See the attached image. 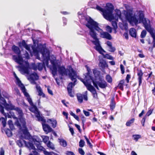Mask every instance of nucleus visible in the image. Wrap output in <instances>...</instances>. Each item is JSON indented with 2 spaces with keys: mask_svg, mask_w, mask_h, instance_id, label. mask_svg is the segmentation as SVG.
Wrapping results in <instances>:
<instances>
[{
  "mask_svg": "<svg viewBox=\"0 0 155 155\" xmlns=\"http://www.w3.org/2000/svg\"><path fill=\"white\" fill-rule=\"evenodd\" d=\"M124 14L127 20L129 21L130 24L134 23L136 25H137L139 23V19L137 18V16L135 14L133 15L132 11H124Z\"/></svg>",
  "mask_w": 155,
  "mask_h": 155,
  "instance_id": "obj_7",
  "label": "nucleus"
},
{
  "mask_svg": "<svg viewBox=\"0 0 155 155\" xmlns=\"http://www.w3.org/2000/svg\"><path fill=\"white\" fill-rule=\"evenodd\" d=\"M58 140L61 146L63 147H66L67 146V142L65 140L62 139H58Z\"/></svg>",
  "mask_w": 155,
  "mask_h": 155,
  "instance_id": "obj_32",
  "label": "nucleus"
},
{
  "mask_svg": "<svg viewBox=\"0 0 155 155\" xmlns=\"http://www.w3.org/2000/svg\"><path fill=\"white\" fill-rule=\"evenodd\" d=\"M47 146L51 149L52 150H54V145L53 144L49 141L47 144Z\"/></svg>",
  "mask_w": 155,
  "mask_h": 155,
  "instance_id": "obj_40",
  "label": "nucleus"
},
{
  "mask_svg": "<svg viewBox=\"0 0 155 155\" xmlns=\"http://www.w3.org/2000/svg\"><path fill=\"white\" fill-rule=\"evenodd\" d=\"M153 34L150 35L153 39V48L155 47V31L153 29Z\"/></svg>",
  "mask_w": 155,
  "mask_h": 155,
  "instance_id": "obj_43",
  "label": "nucleus"
},
{
  "mask_svg": "<svg viewBox=\"0 0 155 155\" xmlns=\"http://www.w3.org/2000/svg\"><path fill=\"white\" fill-rule=\"evenodd\" d=\"M83 112L86 116L88 117L89 116L90 113L88 111H86L84 110H83Z\"/></svg>",
  "mask_w": 155,
  "mask_h": 155,
  "instance_id": "obj_58",
  "label": "nucleus"
},
{
  "mask_svg": "<svg viewBox=\"0 0 155 155\" xmlns=\"http://www.w3.org/2000/svg\"><path fill=\"white\" fill-rule=\"evenodd\" d=\"M93 84L94 87L98 90H99L98 86L101 89H105L107 86V82L104 80L98 81L96 80L95 81H93Z\"/></svg>",
  "mask_w": 155,
  "mask_h": 155,
  "instance_id": "obj_12",
  "label": "nucleus"
},
{
  "mask_svg": "<svg viewBox=\"0 0 155 155\" xmlns=\"http://www.w3.org/2000/svg\"><path fill=\"white\" fill-rule=\"evenodd\" d=\"M147 32L146 31L144 30L142 31L140 35V37L142 38H144L146 36Z\"/></svg>",
  "mask_w": 155,
  "mask_h": 155,
  "instance_id": "obj_44",
  "label": "nucleus"
},
{
  "mask_svg": "<svg viewBox=\"0 0 155 155\" xmlns=\"http://www.w3.org/2000/svg\"><path fill=\"white\" fill-rule=\"evenodd\" d=\"M38 79L39 76L37 73L35 72L31 74L28 78V80L31 84H36L37 83L35 81L38 80Z\"/></svg>",
  "mask_w": 155,
  "mask_h": 155,
  "instance_id": "obj_13",
  "label": "nucleus"
},
{
  "mask_svg": "<svg viewBox=\"0 0 155 155\" xmlns=\"http://www.w3.org/2000/svg\"><path fill=\"white\" fill-rule=\"evenodd\" d=\"M33 41V45L31 46V48L33 53L38 54L40 52L42 54L43 58V64L44 66L46 65L47 66L49 64V61L50 60V52L48 50L45 48L41 45H39L36 47L35 42Z\"/></svg>",
  "mask_w": 155,
  "mask_h": 155,
  "instance_id": "obj_1",
  "label": "nucleus"
},
{
  "mask_svg": "<svg viewBox=\"0 0 155 155\" xmlns=\"http://www.w3.org/2000/svg\"><path fill=\"white\" fill-rule=\"evenodd\" d=\"M116 13L115 14L114 16V19L118 21V18L122 20L121 18V11L119 10H117L116 11Z\"/></svg>",
  "mask_w": 155,
  "mask_h": 155,
  "instance_id": "obj_25",
  "label": "nucleus"
},
{
  "mask_svg": "<svg viewBox=\"0 0 155 155\" xmlns=\"http://www.w3.org/2000/svg\"><path fill=\"white\" fill-rule=\"evenodd\" d=\"M114 9V7L112 4H107L106 9L104 10L102 14L104 18L107 20L114 19V16L113 14Z\"/></svg>",
  "mask_w": 155,
  "mask_h": 155,
  "instance_id": "obj_6",
  "label": "nucleus"
},
{
  "mask_svg": "<svg viewBox=\"0 0 155 155\" xmlns=\"http://www.w3.org/2000/svg\"><path fill=\"white\" fill-rule=\"evenodd\" d=\"M27 45L25 40H23L21 42H19L18 43V46L20 48L22 47H24Z\"/></svg>",
  "mask_w": 155,
  "mask_h": 155,
  "instance_id": "obj_36",
  "label": "nucleus"
},
{
  "mask_svg": "<svg viewBox=\"0 0 155 155\" xmlns=\"http://www.w3.org/2000/svg\"><path fill=\"white\" fill-rule=\"evenodd\" d=\"M17 143L19 147H21L23 146V144L21 140H17Z\"/></svg>",
  "mask_w": 155,
  "mask_h": 155,
  "instance_id": "obj_54",
  "label": "nucleus"
},
{
  "mask_svg": "<svg viewBox=\"0 0 155 155\" xmlns=\"http://www.w3.org/2000/svg\"><path fill=\"white\" fill-rule=\"evenodd\" d=\"M129 34L133 37L136 38L137 36L136 30L134 28H131L129 30Z\"/></svg>",
  "mask_w": 155,
  "mask_h": 155,
  "instance_id": "obj_27",
  "label": "nucleus"
},
{
  "mask_svg": "<svg viewBox=\"0 0 155 155\" xmlns=\"http://www.w3.org/2000/svg\"><path fill=\"white\" fill-rule=\"evenodd\" d=\"M14 76L17 81V84L20 87L21 89L23 87H25L23 84L21 83V81L18 78L16 74L14 73Z\"/></svg>",
  "mask_w": 155,
  "mask_h": 155,
  "instance_id": "obj_28",
  "label": "nucleus"
},
{
  "mask_svg": "<svg viewBox=\"0 0 155 155\" xmlns=\"http://www.w3.org/2000/svg\"><path fill=\"white\" fill-rule=\"evenodd\" d=\"M106 80L108 83H110L112 82V78L109 75H106Z\"/></svg>",
  "mask_w": 155,
  "mask_h": 155,
  "instance_id": "obj_42",
  "label": "nucleus"
},
{
  "mask_svg": "<svg viewBox=\"0 0 155 155\" xmlns=\"http://www.w3.org/2000/svg\"><path fill=\"white\" fill-rule=\"evenodd\" d=\"M137 15H138L139 19V23H142L143 26L146 30L150 35H153V29L151 28L149 25L150 21L144 18V14L143 11H139L137 12Z\"/></svg>",
  "mask_w": 155,
  "mask_h": 155,
  "instance_id": "obj_4",
  "label": "nucleus"
},
{
  "mask_svg": "<svg viewBox=\"0 0 155 155\" xmlns=\"http://www.w3.org/2000/svg\"><path fill=\"white\" fill-rule=\"evenodd\" d=\"M103 55L104 57V58H106L107 59L111 60H113V58L111 55H110L108 54H106L104 55L103 54V55Z\"/></svg>",
  "mask_w": 155,
  "mask_h": 155,
  "instance_id": "obj_41",
  "label": "nucleus"
},
{
  "mask_svg": "<svg viewBox=\"0 0 155 155\" xmlns=\"http://www.w3.org/2000/svg\"><path fill=\"white\" fill-rule=\"evenodd\" d=\"M77 97L78 101L79 103H81L83 101V95L81 94H78L77 95Z\"/></svg>",
  "mask_w": 155,
  "mask_h": 155,
  "instance_id": "obj_33",
  "label": "nucleus"
},
{
  "mask_svg": "<svg viewBox=\"0 0 155 155\" xmlns=\"http://www.w3.org/2000/svg\"><path fill=\"white\" fill-rule=\"evenodd\" d=\"M1 121L3 125V127H5L6 126V124L5 119L4 117H2L1 119Z\"/></svg>",
  "mask_w": 155,
  "mask_h": 155,
  "instance_id": "obj_49",
  "label": "nucleus"
},
{
  "mask_svg": "<svg viewBox=\"0 0 155 155\" xmlns=\"http://www.w3.org/2000/svg\"><path fill=\"white\" fill-rule=\"evenodd\" d=\"M88 20L96 31L100 33L101 37L109 40L111 39L112 37L111 35L107 32L103 31V30L99 27V23L94 20L91 17L89 18Z\"/></svg>",
  "mask_w": 155,
  "mask_h": 155,
  "instance_id": "obj_3",
  "label": "nucleus"
},
{
  "mask_svg": "<svg viewBox=\"0 0 155 155\" xmlns=\"http://www.w3.org/2000/svg\"><path fill=\"white\" fill-rule=\"evenodd\" d=\"M72 79L71 78H69L71 80L74 81L73 83L72 82H70L69 83L67 87V90H68V94L69 95L72 97H74V96L72 94V88L76 84V82L77 81V75L72 76Z\"/></svg>",
  "mask_w": 155,
  "mask_h": 155,
  "instance_id": "obj_9",
  "label": "nucleus"
},
{
  "mask_svg": "<svg viewBox=\"0 0 155 155\" xmlns=\"http://www.w3.org/2000/svg\"><path fill=\"white\" fill-rule=\"evenodd\" d=\"M36 88L38 93V95L40 96H42L43 97H45V94L43 93L42 90L40 86H38L37 85Z\"/></svg>",
  "mask_w": 155,
  "mask_h": 155,
  "instance_id": "obj_29",
  "label": "nucleus"
},
{
  "mask_svg": "<svg viewBox=\"0 0 155 155\" xmlns=\"http://www.w3.org/2000/svg\"><path fill=\"white\" fill-rule=\"evenodd\" d=\"M38 69L39 71H41L42 70L43 67H44L43 63H37Z\"/></svg>",
  "mask_w": 155,
  "mask_h": 155,
  "instance_id": "obj_37",
  "label": "nucleus"
},
{
  "mask_svg": "<svg viewBox=\"0 0 155 155\" xmlns=\"http://www.w3.org/2000/svg\"><path fill=\"white\" fill-rule=\"evenodd\" d=\"M12 51L17 55L21 54V51L19 47L14 45L12 47Z\"/></svg>",
  "mask_w": 155,
  "mask_h": 155,
  "instance_id": "obj_26",
  "label": "nucleus"
},
{
  "mask_svg": "<svg viewBox=\"0 0 155 155\" xmlns=\"http://www.w3.org/2000/svg\"><path fill=\"white\" fill-rule=\"evenodd\" d=\"M81 81L83 82L85 86L86 87L87 89L91 93L93 92L96 91L94 87L88 82H85L83 79H81Z\"/></svg>",
  "mask_w": 155,
  "mask_h": 155,
  "instance_id": "obj_17",
  "label": "nucleus"
},
{
  "mask_svg": "<svg viewBox=\"0 0 155 155\" xmlns=\"http://www.w3.org/2000/svg\"><path fill=\"white\" fill-rule=\"evenodd\" d=\"M99 64L102 68H104L107 66V65L106 62L104 61H100Z\"/></svg>",
  "mask_w": 155,
  "mask_h": 155,
  "instance_id": "obj_35",
  "label": "nucleus"
},
{
  "mask_svg": "<svg viewBox=\"0 0 155 155\" xmlns=\"http://www.w3.org/2000/svg\"><path fill=\"white\" fill-rule=\"evenodd\" d=\"M42 122V125L44 130L47 133L50 132L52 131V129L49 125Z\"/></svg>",
  "mask_w": 155,
  "mask_h": 155,
  "instance_id": "obj_19",
  "label": "nucleus"
},
{
  "mask_svg": "<svg viewBox=\"0 0 155 155\" xmlns=\"http://www.w3.org/2000/svg\"><path fill=\"white\" fill-rule=\"evenodd\" d=\"M12 59L19 65H21L24 62L23 59L21 54L17 55H13L12 56Z\"/></svg>",
  "mask_w": 155,
  "mask_h": 155,
  "instance_id": "obj_16",
  "label": "nucleus"
},
{
  "mask_svg": "<svg viewBox=\"0 0 155 155\" xmlns=\"http://www.w3.org/2000/svg\"><path fill=\"white\" fill-rule=\"evenodd\" d=\"M23 141L26 147L29 148L30 150H36V148L32 143L30 142H27L25 140H23Z\"/></svg>",
  "mask_w": 155,
  "mask_h": 155,
  "instance_id": "obj_23",
  "label": "nucleus"
},
{
  "mask_svg": "<svg viewBox=\"0 0 155 155\" xmlns=\"http://www.w3.org/2000/svg\"><path fill=\"white\" fill-rule=\"evenodd\" d=\"M86 26L89 30V35L94 40L91 41L95 45L94 48L100 54L103 55V53L102 52H106V51L102 48L101 45L99 40L97 38V32L94 29L91 24L88 20L87 23L86 24Z\"/></svg>",
  "mask_w": 155,
  "mask_h": 155,
  "instance_id": "obj_2",
  "label": "nucleus"
},
{
  "mask_svg": "<svg viewBox=\"0 0 155 155\" xmlns=\"http://www.w3.org/2000/svg\"><path fill=\"white\" fill-rule=\"evenodd\" d=\"M31 68L34 70H36L38 69L37 64L32 63L31 64Z\"/></svg>",
  "mask_w": 155,
  "mask_h": 155,
  "instance_id": "obj_45",
  "label": "nucleus"
},
{
  "mask_svg": "<svg viewBox=\"0 0 155 155\" xmlns=\"http://www.w3.org/2000/svg\"><path fill=\"white\" fill-rule=\"evenodd\" d=\"M153 110V109L151 108L149 109L145 116L147 117L149 116L152 113Z\"/></svg>",
  "mask_w": 155,
  "mask_h": 155,
  "instance_id": "obj_46",
  "label": "nucleus"
},
{
  "mask_svg": "<svg viewBox=\"0 0 155 155\" xmlns=\"http://www.w3.org/2000/svg\"><path fill=\"white\" fill-rule=\"evenodd\" d=\"M120 68L122 73V74H124V66L122 64H121L120 65Z\"/></svg>",
  "mask_w": 155,
  "mask_h": 155,
  "instance_id": "obj_57",
  "label": "nucleus"
},
{
  "mask_svg": "<svg viewBox=\"0 0 155 155\" xmlns=\"http://www.w3.org/2000/svg\"><path fill=\"white\" fill-rule=\"evenodd\" d=\"M31 106V107L30 108V110L35 114V116L38 119V120L41 121L44 123L46 122V120L44 119V117L40 116V112L36 106L34 104Z\"/></svg>",
  "mask_w": 155,
  "mask_h": 155,
  "instance_id": "obj_8",
  "label": "nucleus"
},
{
  "mask_svg": "<svg viewBox=\"0 0 155 155\" xmlns=\"http://www.w3.org/2000/svg\"><path fill=\"white\" fill-rule=\"evenodd\" d=\"M109 51L112 52H114L116 50V49L115 47H113L112 46L110 47H109Z\"/></svg>",
  "mask_w": 155,
  "mask_h": 155,
  "instance_id": "obj_53",
  "label": "nucleus"
},
{
  "mask_svg": "<svg viewBox=\"0 0 155 155\" xmlns=\"http://www.w3.org/2000/svg\"><path fill=\"white\" fill-rule=\"evenodd\" d=\"M24 48L28 51H30V45L27 44Z\"/></svg>",
  "mask_w": 155,
  "mask_h": 155,
  "instance_id": "obj_59",
  "label": "nucleus"
},
{
  "mask_svg": "<svg viewBox=\"0 0 155 155\" xmlns=\"http://www.w3.org/2000/svg\"><path fill=\"white\" fill-rule=\"evenodd\" d=\"M21 90L25 96L26 97V99L29 102L30 104L32 105L33 104L32 100L30 97V96L28 93L26 92V90L25 87H23L22 88H21Z\"/></svg>",
  "mask_w": 155,
  "mask_h": 155,
  "instance_id": "obj_15",
  "label": "nucleus"
},
{
  "mask_svg": "<svg viewBox=\"0 0 155 155\" xmlns=\"http://www.w3.org/2000/svg\"><path fill=\"white\" fill-rule=\"evenodd\" d=\"M33 140L34 142L35 145L38 150H43L45 149V148L41 145L40 142H41V140H38L36 139H34Z\"/></svg>",
  "mask_w": 155,
  "mask_h": 155,
  "instance_id": "obj_20",
  "label": "nucleus"
},
{
  "mask_svg": "<svg viewBox=\"0 0 155 155\" xmlns=\"http://www.w3.org/2000/svg\"><path fill=\"white\" fill-rule=\"evenodd\" d=\"M123 26L124 27V29L125 30H127L128 29V24L127 23H124L123 25Z\"/></svg>",
  "mask_w": 155,
  "mask_h": 155,
  "instance_id": "obj_64",
  "label": "nucleus"
},
{
  "mask_svg": "<svg viewBox=\"0 0 155 155\" xmlns=\"http://www.w3.org/2000/svg\"><path fill=\"white\" fill-rule=\"evenodd\" d=\"M5 155V151L3 148L2 147L1 148L0 150V155Z\"/></svg>",
  "mask_w": 155,
  "mask_h": 155,
  "instance_id": "obj_62",
  "label": "nucleus"
},
{
  "mask_svg": "<svg viewBox=\"0 0 155 155\" xmlns=\"http://www.w3.org/2000/svg\"><path fill=\"white\" fill-rule=\"evenodd\" d=\"M96 9L98 10H99L101 11V12H102V13L104 10V9L101 8L100 6L97 5L96 6Z\"/></svg>",
  "mask_w": 155,
  "mask_h": 155,
  "instance_id": "obj_56",
  "label": "nucleus"
},
{
  "mask_svg": "<svg viewBox=\"0 0 155 155\" xmlns=\"http://www.w3.org/2000/svg\"><path fill=\"white\" fill-rule=\"evenodd\" d=\"M25 64H22L20 65L16 66V67L19 69V70L22 74H29V69H30L29 64L27 61H25Z\"/></svg>",
  "mask_w": 155,
  "mask_h": 155,
  "instance_id": "obj_10",
  "label": "nucleus"
},
{
  "mask_svg": "<svg viewBox=\"0 0 155 155\" xmlns=\"http://www.w3.org/2000/svg\"><path fill=\"white\" fill-rule=\"evenodd\" d=\"M47 90H48V92L49 94H50L52 95H53V92L50 89L49 86H48V87Z\"/></svg>",
  "mask_w": 155,
  "mask_h": 155,
  "instance_id": "obj_60",
  "label": "nucleus"
},
{
  "mask_svg": "<svg viewBox=\"0 0 155 155\" xmlns=\"http://www.w3.org/2000/svg\"><path fill=\"white\" fill-rule=\"evenodd\" d=\"M85 144V142L82 140H81L79 142V146L81 147H83Z\"/></svg>",
  "mask_w": 155,
  "mask_h": 155,
  "instance_id": "obj_47",
  "label": "nucleus"
},
{
  "mask_svg": "<svg viewBox=\"0 0 155 155\" xmlns=\"http://www.w3.org/2000/svg\"><path fill=\"white\" fill-rule=\"evenodd\" d=\"M78 151L79 153L81 155H84L85 154V153L84 151L81 148H79L78 149Z\"/></svg>",
  "mask_w": 155,
  "mask_h": 155,
  "instance_id": "obj_55",
  "label": "nucleus"
},
{
  "mask_svg": "<svg viewBox=\"0 0 155 155\" xmlns=\"http://www.w3.org/2000/svg\"><path fill=\"white\" fill-rule=\"evenodd\" d=\"M106 30L110 33H111L112 31V28L109 26L107 25L106 27Z\"/></svg>",
  "mask_w": 155,
  "mask_h": 155,
  "instance_id": "obj_52",
  "label": "nucleus"
},
{
  "mask_svg": "<svg viewBox=\"0 0 155 155\" xmlns=\"http://www.w3.org/2000/svg\"><path fill=\"white\" fill-rule=\"evenodd\" d=\"M116 103L114 101V98H112L111 100L110 103V109L111 110H113L115 107Z\"/></svg>",
  "mask_w": 155,
  "mask_h": 155,
  "instance_id": "obj_31",
  "label": "nucleus"
},
{
  "mask_svg": "<svg viewBox=\"0 0 155 155\" xmlns=\"http://www.w3.org/2000/svg\"><path fill=\"white\" fill-rule=\"evenodd\" d=\"M48 123L51 122V124L53 128H55L56 127L57 121L56 120L52 119H49L47 120Z\"/></svg>",
  "mask_w": 155,
  "mask_h": 155,
  "instance_id": "obj_30",
  "label": "nucleus"
},
{
  "mask_svg": "<svg viewBox=\"0 0 155 155\" xmlns=\"http://www.w3.org/2000/svg\"><path fill=\"white\" fill-rule=\"evenodd\" d=\"M85 78L84 80L85 82H90L91 80L92 82L93 81H95L96 80H94L93 77L91 76V73H85L84 74Z\"/></svg>",
  "mask_w": 155,
  "mask_h": 155,
  "instance_id": "obj_21",
  "label": "nucleus"
},
{
  "mask_svg": "<svg viewBox=\"0 0 155 155\" xmlns=\"http://www.w3.org/2000/svg\"><path fill=\"white\" fill-rule=\"evenodd\" d=\"M143 74L142 71L140 70L138 71L137 73V75L138 76V80L139 82V87L142 82V77Z\"/></svg>",
  "mask_w": 155,
  "mask_h": 155,
  "instance_id": "obj_22",
  "label": "nucleus"
},
{
  "mask_svg": "<svg viewBox=\"0 0 155 155\" xmlns=\"http://www.w3.org/2000/svg\"><path fill=\"white\" fill-rule=\"evenodd\" d=\"M11 107H12V109H9V110H14L17 111L20 117H22L23 115V112L22 110H21L20 108L16 107H15L13 105H11Z\"/></svg>",
  "mask_w": 155,
  "mask_h": 155,
  "instance_id": "obj_24",
  "label": "nucleus"
},
{
  "mask_svg": "<svg viewBox=\"0 0 155 155\" xmlns=\"http://www.w3.org/2000/svg\"><path fill=\"white\" fill-rule=\"evenodd\" d=\"M0 111L4 116H6V114L4 112V108L2 105L0 106Z\"/></svg>",
  "mask_w": 155,
  "mask_h": 155,
  "instance_id": "obj_48",
  "label": "nucleus"
},
{
  "mask_svg": "<svg viewBox=\"0 0 155 155\" xmlns=\"http://www.w3.org/2000/svg\"><path fill=\"white\" fill-rule=\"evenodd\" d=\"M112 25L114 29H117V23L116 21H113L112 22Z\"/></svg>",
  "mask_w": 155,
  "mask_h": 155,
  "instance_id": "obj_51",
  "label": "nucleus"
},
{
  "mask_svg": "<svg viewBox=\"0 0 155 155\" xmlns=\"http://www.w3.org/2000/svg\"><path fill=\"white\" fill-rule=\"evenodd\" d=\"M133 139L136 141H137L141 137V136L138 134H134L132 135Z\"/></svg>",
  "mask_w": 155,
  "mask_h": 155,
  "instance_id": "obj_39",
  "label": "nucleus"
},
{
  "mask_svg": "<svg viewBox=\"0 0 155 155\" xmlns=\"http://www.w3.org/2000/svg\"><path fill=\"white\" fill-rule=\"evenodd\" d=\"M25 58L27 59H29L30 58V56L28 53L26 51V53L25 54Z\"/></svg>",
  "mask_w": 155,
  "mask_h": 155,
  "instance_id": "obj_63",
  "label": "nucleus"
},
{
  "mask_svg": "<svg viewBox=\"0 0 155 155\" xmlns=\"http://www.w3.org/2000/svg\"><path fill=\"white\" fill-rule=\"evenodd\" d=\"M23 127L24 129L22 130V131L24 135V138L26 140H28L30 139L31 135L29 133L28 129L26 126V124L25 121L23 123Z\"/></svg>",
  "mask_w": 155,
  "mask_h": 155,
  "instance_id": "obj_14",
  "label": "nucleus"
},
{
  "mask_svg": "<svg viewBox=\"0 0 155 155\" xmlns=\"http://www.w3.org/2000/svg\"><path fill=\"white\" fill-rule=\"evenodd\" d=\"M5 132L8 137H11L12 135V132L11 130L8 129H7L6 130Z\"/></svg>",
  "mask_w": 155,
  "mask_h": 155,
  "instance_id": "obj_38",
  "label": "nucleus"
},
{
  "mask_svg": "<svg viewBox=\"0 0 155 155\" xmlns=\"http://www.w3.org/2000/svg\"><path fill=\"white\" fill-rule=\"evenodd\" d=\"M66 155H75L74 153L72 151H67L66 153Z\"/></svg>",
  "mask_w": 155,
  "mask_h": 155,
  "instance_id": "obj_61",
  "label": "nucleus"
},
{
  "mask_svg": "<svg viewBox=\"0 0 155 155\" xmlns=\"http://www.w3.org/2000/svg\"><path fill=\"white\" fill-rule=\"evenodd\" d=\"M50 59L51 64L52 65V74L53 76L56 74L57 72V65L58 63L56 57L53 55H51Z\"/></svg>",
  "mask_w": 155,
  "mask_h": 155,
  "instance_id": "obj_11",
  "label": "nucleus"
},
{
  "mask_svg": "<svg viewBox=\"0 0 155 155\" xmlns=\"http://www.w3.org/2000/svg\"><path fill=\"white\" fill-rule=\"evenodd\" d=\"M58 71L59 74L62 75H68L69 78L72 79V76L77 75V72L75 71L71 66H68V69H66L65 67L63 66L58 67Z\"/></svg>",
  "mask_w": 155,
  "mask_h": 155,
  "instance_id": "obj_5",
  "label": "nucleus"
},
{
  "mask_svg": "<svg viewBox=\"0 0 155 155\" xmlns=\"http://www.w3.org/2000/svg\"><path fill=\"white\" fill-rule=\"evenodd\" d=\"M1 104L3 105L5 109L8 110L9 109H12L11 107L12 105L8 104L2 96L0 97V104Z\"/></svg>",
  "mask_w": 155,
  "mask_h": 155,
  "instance_id": "obj_18",
  "label": "nucleus"
},
{
  "mask_svg": "<svg viewBox=\"0 0 155 155\" xmlns=\"http://www.w3.org/2000/svg\"><path fill=\"white\" fill-rule=\"evenodd\" d=\"M81 117L82 123L83 124V126L84 127V123H85L86 120V118L84 117V116L83 114L81 115Z\"/></svg>",
  "mask_w": 155,
  "mask_h": 155,
  "instance_id": "obj_50",
  "label": "nucleus"
},
{
  "mask_svg": "<svg viewBox=\"0 0 155 155\" xmlns=\"http://www.w3.org/2000/svg\"><path fill=\"white\" fill-rule=\"evenodd\" d=\"M135 119L134 118H132L130 120H128L126 124V126L129 127L130 126L131 124L133 123L134 122Z\"/></svg>",
  "mask_w": 155,
  "mask_h": 155,
  "instance_id": "obj_34",
  "label": "nucleus"
}]
</instances>
